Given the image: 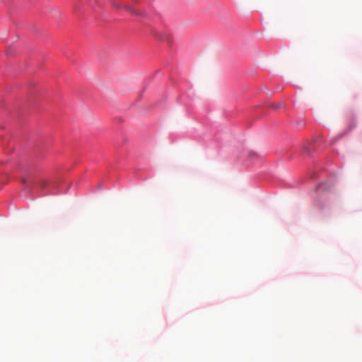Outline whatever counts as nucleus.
I'll return each mask as SVG.
<instances>
[{"label":"nucleus","mask_w":362,"mask_h":362,"mask_svg":"<svg viewBox=\"0 0 362 362\" xmlns=\"http://www.w3.org/2000/svg\"><path fill=\"white\" fill-rule=\"evenodd\" d=\"M127 9H128L129 11H130L131 12H134L133 8H132V6H127Z\"/></svg>","instance_id":"f257e3e1"},{"label":"nucleus","mask_w":362,"mask_h":362,"mask_svg":"<svg viewBox=\"0 0 362 362\" xmlns=\"http://www.w3.org/2000/svg\"><path fill=\"white\" fill-rule=\"evenodd\" d=\"M250 156H257V153H255V152H251V153H250Z\"/></svg>","instance_id":"f03ea898"},{"label":"nucleus","mask_w":362,"mask_h":362,"mask_svg":"<svg viewBox=\"0 0 362 362\" xmlns=\"http://www.w3.org/2000/svg\"><path fill=\"white\" fill-rule=\"evenodd\" d=\"M22 182H23V183H24V184H25V179H23Z\"/></svg>","instance_id":"7ed1b4c3"}]
</instances>
